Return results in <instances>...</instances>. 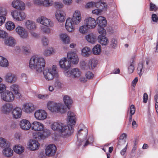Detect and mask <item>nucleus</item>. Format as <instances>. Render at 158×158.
Wrapping results in <instances>:
<instances>
[{
    "mask_svg": "<svg viewBox=\"0 0 158 158\" xmlns=\"http://www.w3.org/2000/svg\"><path fill=\"white\" fill-rule=\"evenodd\" d=\"M45 61L42 57L38 55L32 56L29 61V67L32 69H35L39 73L43 72L44 77L47 81L53 79L54 76L57 73L56 66L53 65L52 68L44 69Z\"/></svg>",
    "mask_w": 158,
    "mask_h": 158,
    "instance_id": "f257e3e1",
    "label": "nucleus"
},
{
    "mask_svg": "<svg viewBox=\"0 0 158 158\" xmlns=\"http://www.w3.org/2000/svg\"><path fill=\"white\" fill-rule=\"evenodd\" d=\"M67 115V121L69 125H66L60 122H55L51 125L52 129L54 131L58 132L63 137L69 136L73 132V125H74L76 123V115L74 113L68 111Z\"/></svg>",
    "mask_w": 158,
    "mask_h": 158,
    "instance_id": "f03ea898",
    "label": "nucleus"
},
{
    "mask_svg": "<svg viewBox=\"0 0 158 158\" xmlns=\"http://www.w3.org/2000/svg\"><path fill=\"white\" fill-rule=\"evenodd\" d=\"M48 109L52 112L64 113L66 111V107L60 103H56L53 101H49L47 104Z\"/></svg>",
    "mask_w": 158,
    "mask_h": 158,
    "instance_id": "7ed1b4c3",
    "label": "nucleus"
},
{
    "mask_svg": "<svg viewBox=\"0 0 158 158\" xmlns=\"http://www.w3.org/2000/svg\"><path fill=\"white\" fill-rule=\"evenodd\" d=\"M79 130L77 133V137L78 140V142L77 143L78 146L79 147L81 146V143L82 141L86 139L88 130L87 129L84 127L83 125H79L78 127Z\"/></svg>",
    "mask_w": 158,
    "mask_h": 158,
    "instance_id": "20e7f679",
    "label": "nucleus"
},
{
    "mask_svg": "<svg viewBox=\"0 0 158 158\" xmlns=\"http://www.w3.org/2000/svg\"><path fill=\"white\" fill-rule=\"evenodd\" d=\"M97 23L99 27L98 29L99 34H106V31L104 28L107 24V21L106 18L104 17L99 16L97 18Z\"/></svg>",
    "mask_w": 158,
    "mask_h": 158,
    "instance_id": "39448f33",
    "label": "nucleus"
},
{
    "mask_svg": "<svg viewBox=\"0 0 158 158\" xmlns=\"http://www.w3.org/2000/svg\"><path fill=\"white\" fill-rule=\"evenodd\" d=\"M64 73L67 77H72L75 78L79 77L81 74V71L77 68H73L70 71L67 70L64 71Z\"/></svg>",
    "mask_w": 158,
    "mask_h": 158,
    "instance_id": "423d86ee",
    "label": "nucleus"
},
{
    "mask_svg": "<svg viewBox=\"0 0 158 158\" xmlns=\"http://www.w3.org/2000/svg\"><path fill=\"white\" fill-rule=\"evenodd\" d=\"M1 98L5 102H10L14 100L15 97L11 91L7 90L1 94Z\"/></svg>",
    "mask_w": 158,
    "mask_h": 158,
    "instance_id": "0eeeda50",
    "label": "nucleus"
},
{
    "mask_svg": "<svg viewBox=\"0 0 158 158\" xmlns=\"http://www.w3.org/2000/svg\"><path fill=\"white\" fill-rule=\"evenodd\" d=\"M11 15L13 18L17 20L22 21L26 18L25 13L22 11H19L15 10L12 11Z\"/></svg>",
    "mask_w": 158,
    "mask_h": 158,
    "instance_id": "6e6552de",
    "label": "nucleus"
},
{
    "mask_svg": "<svg viewBox=\"0 0 158 158\" xmlns=\"http://www.w3.org/2000/svg\"><path fill=\"white\" fill-rule=\"evenodd\" d=\"M37 22L47 27H52L54 25L50 19L44 16H41L37 18Z\"/></svg>",
    "mask_w": 158,
    "mask_h": 158,
    "instance_id": "1a4fd4ad",
    "label": "nucleus"
},
{
    "mask_svg": "<svg viewBox=\"0 0 158 158\" xmlns=\"http://www.w3.org/2000/svg\"><path fill=\"white\" fill-rule=\"evenodd\" d=\"M15 30L17 34L21 38L26 39L28 37V32L23 27L18 26L16 27Z\"/></svg>",
    "mask_w": 158,
    "mask_h": 158,
    "instance_id": "9d476101",
    "label": "nucleus"
},
{
    "mask_svg": "<svg viewBox=\"0 0 158 158\" xmlns=\"http://www.w3.org/2000/svg\"><path fill=\"white\" fill-rule=\"evenodd\" d=\"M22 109L23 111L25 113L27 114H30L34 111L35 108L33 103L29 102L23 104Z\"/></svg>",
    "mask_w": 158,
    "mask_h": 158,
    "instance_id": "9b49d317",
    "label": "nucleus"
},
{
    "mask_svg": "<svg viewBox=\"0 0 158 158\" xmlns=\"http://www.w3.org/2000/svg\"><path fill=\"white\" fill-rule=\"evenodd\" d=\"M67 57L68 60L73 64H76L79 61V59L77 55L74 52L72 51L69 52L67 54Z\"/></svg>",
    "mask_w": 158,
    "mask_h": 158,
    "instance_id": "f8f14e48",
    "label": "nucleus"
},
{
    "mask_svg": "<svg viewBox=\"0 0 158 158\" xmlns=\"http://www.w3.org/2000/svg\"><path fill=\"white\" fill-rule=\"evenodd\" d=\"M34 115L36 119L43 120L47 118V113L44 110H39L35 111Z\"/></svg>",
    "mask_w": 158,
    "mask_h": 158,
    "instance_id": "ddd939ff",
    "label": "nucleus"
},
{
    "mask_svg": "<svg viewBox=\"0 0 158 158\" xmlns=\"http://www.w3.org/2000/svg\"><path fill=\"white\" fill-rule=\"evenodd\" d=\"M59 65L60 67L66 70H68V69L71 66V63L69 61L67 60V58L64 57L60 59L59 61Z\"/></svg>",
    "mask_w": 158,
    "mask_h": 158,
    "instance_id": "4468645a",
    "label": "nucleus"
},
{
    "mask_svg": "<svg viewBox=\"0 0 158 158\" xmlns=\"http://www.w3.org/2000/svg\"><path fill=\"white\" fill-rule=\"evenodd\" d=\"M71 19L74 25L78 24L81 20V15L80 11L78 10L75 11Z\"/></svg>",
    "mask_w": 158,
    "mask_h": 158,
    "instance_id": "2eb2a0df",
    "label": "nucleus"
},
{
    "mask_svg": "<svg viewBox=\"0 0 158 158\" xmlns=\"http://www.w3.org/2000/svg\"><path fill=\"white\" fill-rule=\"evenodd\" d=\"M12 6L14 8L20 10L25 9V4L20 0H14L12 2Z\"/></svg>",
    "mask_w": 158,
    "mask_h": 158,
    "instance_id": "dca6fc26",
    "label": "nucleus"
},
{
    "mask_svg": "<svg viewBox=\"0 0 158 158\" xmlns=\"http://www.w3.org/2000/svg\"><path fill=\"white\" fill-rule=\"evenodd\" d=\"M56 150V148L54 144H50L46 147L45 154L48 156H51L54 155Z\"/></svg>",
    "mask_w": 158,
    "mask_h": 158,
    "instance_id": "f3484780",
    "label": "nucleus"
},
{
    "mask_svg": "<svg viewBox=\"0 0 158 158\" xmlns=\"http://www.w3.org/2000/svg\"><path fill=\"white\" fill-rule=\"evenodd\" d=\"M85 24L89 29H93L94 28L96 25L97 23L95 20L91 17L86 18L84 21Z\"/></svg>",
    "mask_w": 158,
    "mask_h": 158,
    "instance_id": "a211bd4d",
    "label": "nucleus"
},
{
    "mask_svg": "<svg viewBox=\"0 0 158 158\" xmlns=\"http://www.w3.org/2000/svg\"><path fill=\"white\" fill-rule=\"evenodd\" d=\"M31 127L32 129L35 131H41L44 129L43 124L37 121L33 122L32 123Z\"/></svg>",
    "mask_w": 158,
    "mask_h": 158,
    "instance_id": "6ab92c4d",
    "label": "nucleus"
},
{
    "mask_svg": "<svg viewBox=\"0 0 158 158\" xmlns=\"http://www.w3.org/2000/svg\"><path fill=\"white\" fill-rule=\"evenodd\" d=\"M65 15L64 11L61 10H57L55 14L56 19L60 22H63L65 20Z\"/></svg>",
    "mask_w": 158,
    "mask_h": 158,
    "instance_id": "aec40b11",
    "label": "nucleus"
},
{
    "mask_svg": "<svg viewBox=\"0 0 158 158\" xmlns=\"http://www.w3.org/2000/svg\"><path fill=\"white\" fill-rule=\"evenodd\" d=\"M40 144L37 141L34 140H31L28 145V148L31 150H36L39 148Z\"/></svg>",
    "mask_w": 158,
    "mask_h": 158,
    "instance_id": "412c9836",
    "label": "nucleus"
},
{
    "mask_svg": "<svg viewBox=\"0 0 158 158\" xmlns=\"http://www.w3.org/2000/svg\"><path fill=\"white\" fill-rule=\"evenodd\" d=\"M22 110L19 107H16L14 108L12 111V114L13 117L15 119L20 118L22 115Z\"/></svg>",
    "mask_w": 158,
    "mask_h": 158,
    "instance_id": "4be33fe9",
    "label": "nucleus"
},
{
    "mask_svg": "<svg viewBox=\"0 0 158 158\" xmlns=\"http://www.w3.org/2000/svg\"><path fill=\"white\" fill-rule=\"evenodd\" d=\"M12 106L9 103L3 105L1 108L2 112L5 114L9 113L12 109Z\"/></svg>",
    "mask_w": 158,
    "mask_h": 158,
    "instance_id": "5701e85b",
    "label": "nucleus"
},
{
    "mask_svg": "<svg viewBox=\"0 0 158 158\" xmlns=\"http://www.w3.org/2000/svg\"><path fill=\"white\" fill-rule=\"evenodd\" d=\"M145 63L144 61L140 62L138 64L137 68V72L139 76H141L144 72L145 68Z\"/></svg>",
    "mask_w": 158,
    "mask_h": 158,
    "instance_id": "b1692460",
    "label": "nucleus"
},
{
    "mask_svg": "<svg viewBox=\"0 0 158 158\" xmlns=\"http://www.w3.org/2000/svg\"><path fill=\"white\" fill-rule=\"evenodd\" d=\"M70 18H68L66 22L65 27L66 29L69 32H72L74 30V28L73 26L74 25Z\"/></svg>",
    "mask_w": 158,
    "mask_h": 158,
    "instance_id": "393cba45",
    "label": "nucleus"
},
{
    "mask_svg": "<svg viewBox=\"0 0 158 158\" xmlns=\"http://www.w3.org/2000/svg\"><path fill=\"white\" fill-rule=\"evenodd\" d=\"M21 128L24 130H27L29 129L31 125L29 122L26 119L22 120L20 123Z\"/></svg>",
    "mask_w": 158,
    "mask_h": 158,
    "instance_id": "a878e982",
    "label": "nucleus"
},
{
    "mask_svg": "<svg viewBox=\"0 0 158 158\" xmlns=\"http://www.w3.org/2000/svg\"><path fill=\"white\" fill-rule=\"evenodd\" d=\"M99 34L100 35L98 36V42L102 45H106L108 43V39L105 36L106 34L105 35Z\"/></svg>",
    "mask_w": 158,
    "mask_h": 158,
    "instance_id": "bb28decb",
    "label": "nucleus"
},
{
    "mask_svg": "<svg viewBox=\"0 0 158 158\" xmlns=\"http://www.w3.org/2000/svg\"><path fill=\"white\" fill-rule=\"evenodd\" d=\"M25 26L28 30L34 31L35 30L36 26L35 22L32 20H27L25 23Z\"/></svg>",
    "mask_w": 158,
    "mask_h": 158,
    "instance_id": "cd10ccee",
    "label": "nucleus"
},
{
    "mask_svg": "<svg viewBox=\"0 0 158 158\" xmlns=\"http://www.w3.org/2000/svg\"><path fill=\"white\" fill-rule=\"evenodd\" d=\"M5 80L7 82L13 83L16 81L17 77L14 74L11 73H8L5 76Z\"/></svg>",
    "mask_w": 158,
    "mask_h": 158,
    "instance_id": "c85d7f7f",
    "label": "nucleus"
},
{
    "mask_svg": "<svg viewBox=\"0 0 158 158\" xmlns=\"http://www.w3.org/2000/svg\"><path fill=\"white\" fill-rule=\"evenodd\" d=\"M134 57H132L131 59L130 62L127 65L128 73L129 74L132 73L134 69L135 64L134 63Z\"/></svg>",
    "mask_w": 158,
    "mask_h": 158,
    "instance_id": "c756f323",
    "label": "nucleus"
},
{
    "mask_svg": "<svg viewBox=\"0 0 158 158\" xmlns=\"http://www.w3.org/2000/svg\"><path fill=\"white\" fill-rule=\"evenodd\" d=\"M63 101L66 106L69 109L73 102L72 100L69 96L65 95L63 97Z\"/></svg>",
    "mask_w": 158,
    "mask_h": 158,
    "instance_id": "7c9ffc66",
    "label": "nucleus"
},
{
    "mask_svg": "<svg viewBox=\"0 0 158 158\" xmlns=\"http://www.w3.org/2000/svg\"><path fill=\"white\" fill-rule=\"evenodd\" d=\"M10 146L6 147L3 150V153L4 155L7 157H9L13 155V151L10 147Z\"/></svg>",
    "mask_w": 158,
    "mask_h": 158,
    "instance_id": "2f4dec72",
    "label": "nucleus"
},
{
    "mask_svg": "<svg viewBox=\"0 0 158 158\" xmlns=\"http://www.w3.org/2000/svg\"><path fill=\"white\" fill-rule=\"evenodd\" d=\"M94 141L93 137V136H90L89 137L88 139L86 138V139H85L81 142V146L82 145V148H83L86 147L89 144H90L91 143L93 142Z\"/></svg>",
    "mask_w": 158,
    "mask_h": 158,
    "instance_id": "473e14b6",
    "label": "nucleus"
},
{
    "mask_svg": "<svg viewBox=\"0 0 158 158\" xmlns=\"http://www.w3.org/2000/svg\"><path fill=\"white\" fill-rule=\"evenodd\" d=\"M60 38L64 44H69L70 42V38L67 34L62 33L60 34Z\"/></svg>",
    "mask_w": 158,
    "mask_h": 158,
    "instance_id": "72a5a7b5",
    "label": "nucleus"
},
{
    "mask_svg": "<svg viewBox=\"0 0 158 158\" xmlns=\"http://www.w3.org/2000/svg\"><path fill=\"white\" fill-rule=\"evenodd\" d=\"M86 39L89 42L93 44L97 40V37L93 34L91 33L85 36Z\"/></svg>",
    "mask_w": 158,
    "mask_h": 158,
    "instance_id": "f704fd0d",
    "label": "nucleus"
},
{
    "mask_svg": "<svg viewBox=\"0 0 158 158\" xmlns=\"http://www.w3.org/2000/svg\"><path fill=\"white\" fill-rule=\"evenodd\" d=\"M96 7L103 11L106 10L107 8L106 4L104 2H97L96 4Z\"/></svg>",
    "mask_w": 158,
    "mask_h": 158,
    "instance_id": "c9c22d12",
    "label": "nucleus"
},
{
    "mask_svg": "<svg viewBox=\"0 0 158 158\" xmlns=\"http://www.w3.org/2000/svg\"><path fill=\"white\" fill-rule=\"evenodd\" d=\"M19 86L18 85L14 84L12 85L10 87V90L13 91L16 95H17L19 97H20V94L19 92Z\"/></svg>",
    "mask_w": 158,
    "mask_h": 158,
    "instance_id": "e433bc0d",
    "label": "nucleus"
},
{
    "mask_svg": "<svg viewBox=\"0 0 158 158\" xmlns=\"http://www.w3.org/2000/svg\"><path fill=\"white\" fill-rule=\"evenodd\" d=\"M82 55L85 57H88L91 53V51L90 48L88 47L84 48L81 50Z\"/></svg>",
    "mask_w": 158,
    "mask_h": 158,
    "instance_id": "4c0bfd02",
    "label": "nucleus"
},
{
    "mask_svg": "<svg viewBox=\"0 0 158 158\" xmlns=\"http://www.w3.org/2000/svg\"><path fill=\"white\" fill-rule=\"evenodd\" d=\"M15 40L12 37H9L5 40V43L7 45L14 46L15 45Z\"/></svg>",
    "mask_w": 158,
    "mask_h": 158,
    "instance_id": "58836bf2",
    "label": "nucleus"
},
{
    "mask_svg": "<svg viewBox=\"0 0 158 158\" xmlns=\"http://www.w3.org/2000/svg\"><path fill=\"white\" fill-rule=\"evenodd\" d=\"M13 148L14 152L18 154L22 153L24 150V148L20 145H15Z\"/></svg>",
    "mask_w": 158,
    "mask_h": 158,
    "instance_id": "ea45409f",
    "label": "nucleus"
},
{
    "mask_svg": "<svg viewBox=\"0 0 158 158\" xmlns=\"http://www.w3.org/2000/svg\"><path fill=\"white\" fill-rule=\"evenodd\" d=\"M93 52L95 55H98L101 52V47L99 44L96 45L93 48Z\"/></svg>",
    "mask_w": 158,
    "mask_h": 158,
    "instance_id": "a19ab883",
    "label": "nucleus"
},
{
    "mask_svg": "<svg viewBox=\"0 0 158 158\" xmlns=\"http://www.w3.org/2000/svg\"><path fill=\"white\" fill-rule=\"evenodd\" d=\"M33 136L34 138L37 140H40L44 139L42 133L39 131L35 132L33 133Z\"/></svg>",
    "mask_w": 158,
    "mask_h": 158,
    "instance_id": "79ce46f5",
    "label": "nucleus"
},
{
    "mask_svg": "<svg viewBox=\"0 0 158 158\" xmlns=\"http://www.w3.org/2000/svg\"><path fill=\"white\" fill-rule=\"evenodd\" d=\"M15 27V25L13 22L11 21L7 22L6 24V28L8 30H13Z\"/></svg>",
    "mask_w": 158,
    "mask_h": 158,
    "instance_id": "37998d69",
    "label": "nucleus"
},
{
    "mask_svg": "<svg viewBox=\"0 0 158 158\" xmlns=\"http://www.w3.org/2000/svg\"><path fill=\"white\" fill-rule=\"evenodd\" d=\"M8 64V61L5 58L0 56V66L6 67Z\"/></svg>",
    "mask_w": 158,
    "mask_h": 158,
    "instance_id": "c03bdc74",
    "label": "nucleus"
},
{
    "mask_svg": "<svg viewBox=\"0 0 158 158\" xmlns=\"http://www.w3.org/2000/svg\"><path fill=\"white\" fill-rule=\"evenodd\" d=\"M97 64V60L94 58L90 59L89 61V65L90 68V69H93L95 68Z\"/></svg>",
    "mask_w": 158,
    "mask_h": 158,
    "instance_id": "a18cd8bd",
    "label": "nucleus"
},
{
    "mask_svg": "<svg viewBox=\"0 0 158 158\" xmlns=\"http://www.w3.org/2000/svg\"><path fill=\"white\" fill-rule=\"evenodd\" d=\"M10 146L9 142H7L6 140L3 138H0V147L2 148H5Z\"/></svg>",
    "mask_w": 158,
    "mask_h": 158,
    "instance_id": "49530a36",
    "label": "nucleus"
},
{
    "mask_svg": "<svg viewBox=\"0 0 158 158\" xmlns=\"http://www.w3.org/2000/svg\"><path fill=\"white\" fill-rule=\"evenodd\" d=\"M88 29H89V27L85 24L84 25L80 27L79 31L80 33L82 34H84L87 32Z\"/></svg>",
    "mask_w": 158,
    "mask_h": 158,
    "instance_id": "de8ad7c7",
    "label": "nucleus"
},
{
    "mask_svg": "<svg viewBox=\"0 0 158 158\" xmlns=\"http://www.w3.org/2000/svg\"><path fill=\"white\" fill-rule=\"evenodd\" d=\"M55 52V50L53 48H50L44 51V56H47Z\"/></svg>",
    "mask_w": 158,
    "mask_h": 158,
    "instance_id": "09e8293b",
    "label": "nucleus"
},
{
    "mask_svg": "<svg viewBox=\"0 0 158 158\" xmlns=\"http://www.w3.org/2000/svg\"><path fill=\"white\" fill-rule=\"evenodd\" d=\"M41 31L43 33L48 34L51 32L50 29L42 26L40 27Z\"/></svg>",
    "mask_w": 158,
    "mask_h": 158,
    "instance_id": "8fccbe9b",
    "label": "nucleus"
},
{
    "mask_svg": "<svg viewBox=\"0 0 158 158\" xmlns=\"http://www.w3.org/2000/svg\"><path fill=\"white\" fill-rule=\"evenodd\" d=\"M42 131V132L41 133L44 139L48 137L50 134V131L47 129L44 128V129Z\"/></svg>",
    "mask_w": 158,
    "mask_h": 158,
    "instance_id": "3c124183",
    "label": "nucleus"
},
{
    "mask_svg": "<svg viewBox=\"0 0 158 158\" xmlns=\"http://www.w3.org/2000/svg\"><path fill=\"white\" fill-rule=\"evenodd\" d=\"M118 42L116 39L113 38L110 41V47L113 48H115L117 47Z\"/></svg>",
    "mask_w": 158,
    "mask_h": 158,
    "instance_id": "603ef678",
    "label": "nucleus"
},
{
    "mask_svg": "<svg viewBox=\"0 0 158 158\" xmlns=\"http://www.w3.org/2000/svg\"><path fill=\"white\" fill-rule=\"evenodd\" d=\"M81 68L84 69H90L89 65L88 66L85 61H82L81 62Z\"/></svg>",
    "mask_w": 158,
    "mask_h": 158,
    "instance_id": "864d4df0",
    "label": "nucleus"
},
{
    "mask_svg": "<svg viewBox=\"0 0 158 158\" xmlns=\"http://www.w3.org/2000/svg\"><path fill=\"white\" fill-rule=\"evenodd\" d=\"M127 135L125 133L122 134L120 136L119 139L118 141V145H120L122 142L124 143L125 142L124 139L126 137Z\"/></svg>",
    "mask_w": 158,
    "mask_h": 158,
    "instance_id": "5fc2aeb1",
    "label": "nucleus"
},
{
    "mask_svg": "<svg viewBox=\"0 0 158 158\" xmlns=\"http://www.w3.org/2000/svg\"><path fill=\"white\" fill-rule=\"evenodd\" d=\"M52 4L51 0H44L42 1V5L45 6H48Z\"/></svg>",
    "mask_w": 158,
    "mask_h": 158,
    "instance_id": "6e6d98bb",
    "label": "nucleus"
},
{
    "mask_svg": "<svg viewBox=\"0 0 158 158\" xmlns=\"http://www.w3.org/2000/svg\"><path fill=\"white\" fill-rule=\"evenodd\" d=\"M7 14V11L6 9L5 8H0V15L2 16H6Z\"/></svg>",
    "mask_w": 158,
    "mask_h": 158,
    "instance_id": "4d7b16f0",
    "label": "nucleus"
},
{
    "mask_svg": "<svg viewBox=\"0 0 158 158\" xmlns=\"http://www.w3.org/2000/svg\"><path fill=\"white\" fill-rule=\"evenodd\" d=\"M42 40V43L44 46H46L48 45L49 41L46 37L45 36L43 37Z\"/></svg>",
    "mask_w": 158,
    "mask_h": 158,
    "instance_id": "13d9d810",
    "label": "nucleus"
},
{
    "mask_svg": "<svg viewBox=\"0 0 158 158\" xmlns=\"http://www.w3.org/2000/svg\"><path fill=\"white\" fill-rule=\"evenodd\" d=\"M87 79H91L93 78L94 74L91 72H87L85 75Z\"/></svg>",
    "mask_w": 158,
    "mask_h": 158,
    "instance_id": "bf43d9fd",
    "label": "nucleus"
},
{
    "mask_svg": "<svg viewBox=\"0 0 158 158\" xmlns=\"http://www.w3.org/2000/svg\"><path fill=\"white\" fill-rule=\"evenodd\" d=\"M6 88V85L3 83H0V94L4 92Z\"/></svg>",
    "mask_w": 158,
    "mask_h": 158,
    "instance_id": "052dcab7",
    "label": "nucleus"
},
{
    "mask_svg": "<svg viewBox=\"0 0 158 158\" xmlns=\"http://www.w3.org/2000/svg\"><path fill=\"white\" fill-rule=\"evenodd\" d=\"M135 112V106L132 105H131L130 108V114L133 115Z\"/></svg>",
    "mask_w": 158,
    "mask_h": 158,
    "instance_id": "680f3d73",
    "label": "nucleus"
},
{
    "mask_svg": "<svg viewBox=\"0 0 158 158\" xmlns=\"http://www.w3.org/2000/svg\"><path fill=\"white\" fill-rule=\"evenodd\" d=\"M7 33L4 31L0 29V37L2 38H5L7 36Z\"/></svg>",
    "mask_w": 158,
    "mask_h": 158,
    "instance_id": "e2e57ef3",
    "label": "nucleus"
},
{
    "mask_svg": "<svg viewBox=\"0 0 158 158\" xmlns=\"http://www.w3.org/2000/svg\"><path fill=\"white\" fill-rule=\"evenodd\" d=\"M62 84L59 80H56L55 83V86L57 88L60 89L62 87Z\"/></svg>",
    "mask_w": 158,
    "mask_h": 158,
    "instance_id": "0e129e2a",
    "label": "nucleus"
},
{
    "mask_svg": "<svg viewBox=\"0 0 158 158\" xmlns=\"http://www.w3.org/2000/svg\"><path fill=\"white\" fill-rule=\"evenodd\" d=\"M96 3L94 2H88L87 3L86 5V8H88L93 7L94 6L96 7Z\"/></svg>",
    "mask_w": 158,
    "mask_h": 158,
    "instance_id": "69168bd1",
    "label": "nucleus"
},
{
    "mask_svg": "<svg viewBox=\"0 0 158 158\" xmlns=\"http://www.w3.org/2000/svg\"><path fill=\"white\" fill-rule=\"evenodd\" d=\"M102 12V10L98 9L94 10L92 11V13L97 15H99Z\"/></svg>",
    "mask_w": 158,
    "mask_h": 158,
    "instance_id": "338daca9",
    "label": "nucleus"
},
{
    "mask_svg": "<svg viewBox=\"0 0 158 158\" xmlns=\"http://www.w3.org/2000/svg\"><path fill=\"white\" fill-rule=\"evenodd\" d=\"M152 19L153 22H157L158 21V17L155 14H153L152 16Z\"/></svg>",
    "mask_w": 158,
    "mask_h": 158,
    "instance_id": "774afa93",
    "label": "nucleus"
}]
</instances>
